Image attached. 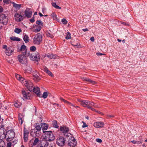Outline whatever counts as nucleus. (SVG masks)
<instances>
[{"label":"nucleus","mask_w":147,"mask_h":147,"mask_svg":"<svg viewBox=\"0 0 147 147\" xmlns=\"http://www.w3.org/2000/svg\"><path fill=\"white\" fill-rule=\"evenodd\" d=\"M20 51H22V53L26 57L29 56L30 59L33 61H38L40 59V55L37 52L31 54H30V52L27 53L26 47L24 45L21 46L20 49L18 51L19 52Z\"/></svg>","instance_id":"1"},{"label":"nucleus","mask_w":147,"mask_h":147,"mask_svg":"<svg viewBox=\"0 0 147 147\" xmlns=\"http://www.w3.org/2000/svg\"><path fill=\"white\" fill-rule=\"evenodd\" d=\"M44 133V138L49 142L53 141L55 138V136L51 131H43Z\"/></svg>","instance_id":"2"},{"label":"nucleus","mask_w":147,"mask_h":147,"mask_svg":"<svg viewBox=\"0 0 147 147\" xmlns=\"http://www.w3.org/2000/svg\"><path fill=\"white\" fill-rule=\"evenodd\" d=\"M42 36L40 33H38L34 37L33 42L35 45H40L42 42Z\"/></svg>","instance_id":"3"},{"label":"nucleus","mask_w":147,"mask_h":147,"mask_svg":"<svg viewBox=\"0 0 147 147\" xmlns=\"http://www.w3.org/2000/svg\"><path fill=\"white\" fill-rule=\"evenodd\" d=\"M14 137L15 133L12 129L9 130L6 132L5 136V138L8 142L12 141Z\"/></svg>","instance_id":"4"},{"label":"nucleus","mask_w":147,"mask_h":147,"mask_svg":"<svg viewBox=\"0 0 147 147\" xmlns=\"http://www.w3.org/2000/svg\"><path fill=\"white\" fill-rule=\"evenodd\" d=\"M18 59L19 62L23 64H26L27 63L26 57L23 53L19 55L18 56Z\"/></svg>","instance_id":"5"},{"label":"nucleus","mask_w":147,"mask_h":147,"mask_svg":"<svg viewBox=\"0 0 147 147\" xmlns=\"http://www.w3.org/2000/svg\"><path fill=\"white\" fill-rule=\"evenodd\" d=\"M65 139L62 136H59L57 139V144L59 146H64L65 141Z\"/></svg>","instance_id":"6"},{"label":"nucleus","mask_w":147,"mask_h":147,"mask_svg":"<svg viewBox=\"0 0 147 147\" xmlns=\"http://www.w3.org/2000/svg\"><path fill=\"white\" fill-rule=\"evenodd\" d=\"M0 22L3 24H6L8 22L7 16L4 14H0Z\"/></svg>","instance_id":"7"},{"label":"nucleus","mask_w":147,"mask_h":147,"mask_svg":"<svg viewBox=\"0 0 147 147\" xmlns=\"http://www.w3.org/2000/svg\"><path fill=\"white\" fill-rule=\"evenodd\" d=\"M32 74L33 76V79L35 82H38L41 80L40 75L36 71H33L32 73Z\"/></svg>","instance_id":"8"},{"label":"nucleus","mask_w":147,"mask_h":147,"mask_svg":"<svg viewBox=\"0 0 147 147\" xmlns=\"http://www.w3.org/2000/svg\"><path fill=\"white\" fill-rule=\"evenodd\" d=\"M77 144L76 139L74 138H71L69 140L68 144L70 147H75Z\"/></svg>","instance_id":"9"},{"label":"nucleus","mask_w":147,"mask_h":147,"mask_svg":"<svg viewBox=\"0 0 147 147\" xmlns=\"http://www.w3.org/2000/svg\"><path fill=\"white\" fill-rule=\"evenodd\" d=\"M14 17L15 20L18 22H20L24 19V17L18 13H15Z\"/></svg>","instance_id":"10"},{"label":"nucleus","mask_w":147,"mask_h":147,"mask_svg":"<svg viewBox=\"0 0 147 147\" xmlns=\"http://www.w3.org/2000/svg\"><path fill=\"white\" fill-rule=\"evenodd\" d=\"M25 80V84L26 86L29 90L31 91L30 90L32 88V89L34 87L33 84L30 81H27L25 80Z\"/></svg>","instance_id":"11"},{"label":"nucleus","mask_w":147,"mask_h":147,"mask_svg":"<svg viewBox=\"0 0 147 147\" xmlns=\"http://www.w3.org/2000/svg\"><path fill=\"white\" fill-rule=\"evenodd\" d=\"M31 92H33L36 94L37 96L40 97V89L38 87H36V88L34 87L32 89H31Z\"/></svg>","instance_id":"12"},{"label":"nucleus","mask_w":147,"mask_h":147,"mask_svg":"<svg viewBox=\"0 0 147 147\" xmlns=\"http://www.w3.org/2000/svg\"><path fill=\"white\" fill-rule=\"evenodd\" d=\"M22 93L23 96L22 98L23 100H26L28 99V97L30 98V95L29 92H27L25 90H23L22 91Z\"/></svg>","instance_id":"13"},{"label":"nucleus","mask_w":147,"mask_h":147,"mask_svg":"<svg viewBox=\"0 0 147 147\" xmlns=\"http://www.w3.org/2000/svg\"><path fill=\"white\" fill-rule=\"evenodd\" d=\"M32 12L29 8H26L24 11V14L28 18H30L31 17Z\"/></svg>","instance_id":"14"},{"label":"nucleus","mask_w":147,"mask_h":147,"mask_svg":"<svg viewBox=\"0 0 147 147\" xmlns=\"http://www.w3.org/2000/svg\"><path fill=\"white\" fill-rule=\"evenodd\" d=\"M38 142H39V139L38 138H36L34 142L33 141V140H31L29 142V144L30 146L31 145V147H33L34 146L36 145Z\"/></svg>","instance_id":"15"},{"label":"nucleus","mask_w":147,"mask_h":147,"mask_svg":"<svg viewBox=\"0 0 147 147\" xmlns=\"http://www.w3.org/2000/svg\"><path fill=\"white\" fill-rule=\"evenodd\" d=\"M81 78V79L83 80V81L87 82L90 84H97L96 82L95 81L92 80L88 78L82 77Z\"/></svg>","instance_id":"16"},{"label":"nucleus","mask_w":147,"mask_h":147,"mask_svg":"<svg viewBox=\"0 0 147 147\" xmlns=\"http://www.w3.org/2000/svg\"><path fill=\"white\" fill-rule=\"evenodd\" d=\"M30 134L31 136L34 138L38 137L39 136V134L38 133L37 131L35 129H31Z\"/></svg>","instance_id":"17"},{"label":"nucleus","mask_w":147,"mask_h":147,"mask_svg":"<svg viewBox=\"0 0 147 147\" xmlns=\"http://www.w3.org/2000/svg\"><path fill=\"white\" fill-rule=\"evenodd\" d=\"M104 125V123L102 122H97L94 124V127L96 128H101Z\"/></svg>","instance_id":"18"},{"label":"nucleus","mask_w":147,"mask_h":147,"mask_svg":"<svg viewBox=\"0 0 147 147\" xmlns=\"http://www.w3.org/2000/svg\"><path fill=\"white\" fill-rule=\"evenodd\" d=\"M78 101L80 102L81 105L84 107H87V104L88 100H81L80 99H78Z\"/></svg>","instance_id":"19"},{"label":"nucleus","mask_w":147,"mask_h":147,"mask_svg":"<svg viewBox=\"0 0 147 147\" xmlns=\"http://www.w3.org/2000/svg\"><path fill=\"white\" fill-rule=\"evenodd\" d=\"M60 130L63 133H67L69 131V128L66 126L63 125L60 127Z\"/></svg>","instance_id":"20"},{"label":"nucleus","mask_w":147,"mask_h":147,"mask_svg":"<svg viewBox=\"0 0 147 147\" xmlns=\"http://www.w3.org/2000/svg\"><path fill=\"white\" fill-rule=\"evenodd\" d=\"M11 48V47H7L6 51L5 52L7 55L9 56L11 55L13 52V49L12 50Z\"/></svg>","instance_id":"21"},{"label":"nucleus","mask_w":147,"mask_h":147,"mask_svg":"<svg viewBox=\"0 0 147 147\" xmlns=\"http://www.w3.org/2000/svg\"><path fill=\"white\" fill-rule=\"evenodd\" d=\"M43 70L49 76L52 77H54V76L53 75L51 72L48 69L47 67H44Z\"/></svg>","instance_id":"22"},{"label":"nucleus","mask_w":147,"mask_h":147,"mask_svg":"<svg viewBox=\"0 0 147 147\" xmlns=\"http://www.w3.org/2000/svg\"><path fill=\"white\" fill-rule=\"evenodd\" d=\"M39 26V25H34L33 26V31L35 32H39L42 28V27H40V30H39V28L38 26Z\"/></svg>","instance_id":"23"},{"label":"nucleus","mask_w":147,"mask_h":147,"mask_svg":"<svg viewBox=\"0 0 147 147\" xmlns=\"http://www.w3.org/2000/svg\"><path fill=\"white\" fill-rule=\"evenodd\" d=\"M41 127L42 129L44 131V130H47L48 128V125L45 123H42L41 124Z\"/></svg>","instance_id":"24"},{"label":"nucleus","mask_w":147,"mask_h":147,"mask_svg":"<svg viewBox=\"0 0 147 147\" xmlns=\"http://www.w3.org/2000/svg\"><path fill=\"white\" fill-rule=\"evenodd\" d=\"M36 24L39 26H38L39 28V30H40V27H43V23L40 20H38L36 22Z\"/></svg>","instance_id":"25"},{"label":"nucleus","mask_w":147,"mask_h":147,"mask_svg":"<svg viewBox=\"0 0 147 147\" xmlns=\"http://www.w3.org/2000/svg\"><path fill=\"white\" fill-rule=\"evenodd\" d=\"M12 3L13 4V7H15L18 10L20 9L21 6V4H18L15 3L14 2H12Z\"/></svg>","instance_id":"26"},{"label":"nucleus","mask_w":147,"mask_h":147,"mask_svg":"<svg viewBox=\"0 0 147 147\" xmlns=\"http://www.w3.org/2000/svg\"><path fill=\"white\" fill-rule=\"evenodd\" d=\"M93 104H94V102H93L88 100V103L87 104V107L88 109H90L91 108V107H92Z\"/></svg>","instance_id":"27"},{"label":"nucleus","mask_w":147,"mask_h":147,"mask_svg":"<svg viewBox=\"0 0 147 147\" xmlns=\"http://www.w3.org/2000/svg\"><path fill=\"white\" fill-rule=\"evenodd\" d=\"M23 38L24 41L26 43H28L29 41V38L28 36V35L26 34H25Z\"/></svg>","instance_id":"28"},{"label":"nucleus","mask_w":147,"mask_h":147,"mask_svg":"<svg viewBox=\"0 0 147 147\" xmlns=\"http://www.w3.org/2000/svg\"><path fill=\"white\" fill-rule=\"evenodd\" d=\"M22 118L23 117L22 115L20 114H19L18 115V119L19 122L21 123V124H22L23 123V120L22 119Z\"/></svg>","instance_id":"29"},{"label":"nucleus","mask_w":147,"mask_h":147,"mask_svg":"<svg viewBox=\"0 0 147 147\" xmlns=\"http://www.w3.org/2000/svg\"><path fill=\"white\" fill-rule=\"evenodd\" d=\"M26 71L28 73H30L32 71V69L29 66L26 65V68L25 69Z\"/></svg>","instance_id":"30"},{"label":"nucleus","mask_w":147,"mask_h":147,"mask_svg":"<svg viewBox=\"0 0 147 147\" xmlns=\"http://www.w3.org/2000/svg\"><path fill=\"white\" fill-rule=\"evenodd\" d=\"M60 99L61 101L63 102L64 103H66L67 104H68L69 105H71L72 106H73V105L72 104L71 102L65 100L64 99H63L62 98L60 97Z\"/></svg>","instance_id":"31"},{"label":"nucleus","mask_w":147,"mask_h":147,"mask_svg":"<svg viewBox=\"0 0 147 147\" xmlns=\"http://www.w3.org/2000/svg\"><path fill=\"white\" fill-rule=\"evenodd\" d=\"M10 39L13 41H20V39L19 38L13 36L10 38Z\"/></svg>","instance_id":"32"},{"label":"nucleus","mask_w":147,"mask_h":147,"mask_svg":"<svg viewBox=\"0 0 147 147\" xmlns=\"http://www.w3.org/2000/svg\"><path fill=\"white\" fill-rule=\"evenodd\" d=\"M57 121L55 120H54L53 121V127L55 128H57L59 126L57 125Z\"/></svg>","instance_id":"33"},{"label":"nucleus","mask_w":147,"mask_h":147,"mask_svg":"<svg viewBox=\"0 0 147 147\" xmlns=\"http://www.w3.org/2000/svg\"><path fill=\"white\" fill-rule=\"evenodd\" d=\"M52 6H53L54 7L57 9H61V7L58 6L56 4V3L55 2L52 3Z\"/></svg>","instance_id":"34"},{"label":"nucleus","mask_w":147,"mask_h":147,"mask_svg":"<svg viewBox=\"0 0 147 147\" xmlns=\"http://www.w3.org/2000/svg\"><path fill=\"white\" fill-rule=\"evenodd\" d=\"M21 103L20 102H16L14 104V105L16 107H19L21 105Z\"/></svg>","instance_id":"35"},{"label":"nucleus","mask_w":147,"mask_h":147,"mask_svg":"<svg viewBox=\"0 0 147 147\" xmlns=\"http://www.w3.org/2000/svg\"><path fill=\"white\" fill-rule=\"evenodd\" d=\"M5 143L4 141L0 139V147H5Z\"/></svg>","instance_id":"36"},{"label":"nucleus","mask_w":147,"mask_h":147,"mask_svg":"<svg viewBox=\"0 0 147 147\" xmlns=\"http://www.w3.org/2000/svg\"><path fill=\"white\" fill-rule=\"evenodd\" d=\"M28 134H24V141L26 142L28 140Z\"/></svg>","instance_id":"37"},{"label":"nucleus","mask_w":147,"mask_h":147,"mask_svg":"<svg viewBox=\"0 0 147 147\" xmlns=\"http://www.w3.org/2000/svg\"><path fill=\"white\" fill-rule=\"evenodd\" d=\"M22 32V30L21 29L16 28L14 30V32L17 33L19 34L20 32Z\"/></svg>","instance_id":"38"},{"label":"nucleus","mask_w":147,"mask_h":147,"mask_svg":"<svg viewBox=\"0 0 147 147\" xmlns=\"http://www.w3.org/2000/svg\"><path fill=\"white\" fill-rule=\"evenodd\" d=\"M47 57L50 59H55V55H54L53 54H49L47 55Z\"/></svg>","instance_id":"39"},{"label":"nucleus","mask_w":147,"mask_h":147,"mask_svg":"<svg viewBox=\"0 0 147 147\" xmlns=\"http://www.w3.org/2000/svg\"><path fill=\"white\" fill-rule=\"evenodd\" d=\"M52 17L53 18V19L55 20H57V15L54 13H53L51 14Z\"/></svg>","instance_id":"40"},{"label":"nucleus","mask_w":147,"mask_h":147,"mask_svg":"<svg viewBox=\"0 0 147 147\" xmlns=\"http://www.w3.org/2000/svg\"><path fill=\"white\" fill-rule=\"evenodd\" d=\"M29 131L24 127V134H29Z\"/></svg>","instance_id":"41"},{"label":"nucleus","mask_w":147,"mask_h":147,"mask_svg":"<svg viewBox=\"0 0 147 147\" xmlns=\"http://www.w3.org/2000/svg\"><path fill=\"white\" fill-rule=\"evenodd\" d=\"M67 35L65 37V38L67 40H68L69 39L71 38V34L69 32H67Z\"/></svg>","instance_id":"42"},{"label":"nucleus","mask_w":147,"mask_h":147,"mask_svg":"<svg viewBox=\"0 0 147 147\" xmlns=\"http://www.w3.org/2000/svg\"><path fill=\"white\" fill-rule=\"evenodd\" d=\"M30 50L31 51L34 52L36 50V48L34 46H32L30 47Z\"/></svg>","instance_id":"43"},{"label":"nucleus","mask_w":147,"mask_h":147,"mask_svg":"<svg viewBox=\"0 0 147 147\" xmlns=\"http://www.w3.org/2000/svg\"><path fill=\"white\" fill-rule=\"evenodd\" d=\"M16 78L19 80L22 81V82H23L24 81V79L22 77H20V76L19 75H17L16 76Z\"/></svg>","instance_id":"44"},{"label":"nucleus","mask_w":147,"mask_h":147,"mask_svg":"<svg viewBox=\"0 0 147 147\" xmlns=\"http://www.w3.org/2000/svg\"><path fill=\"white\" fill-rule=\"evenodd\" d=\"M47 92H45L43 93L42 96L44 98H47Z\"/></svg>","instance_id":"45"},{"label":"nucleus","mask_w":147,"mask_h":147,"mask_svg":"<svg viewBox=\"0 0 147 147\" xmlns=\"http://www.w3.org/2000/svg\"><path fill=\"white\" fill-rule=\"evenodd\" d=\"M36 130H37L38 131H39L41 130V127L40 125H36L35 127Z\"/></svg>","instance_id":"46"},{"label":"nucleus","mask_w":147,"mask_h":147,"mask_svg":"<svg viewBox=\"0 0 147 147\" xmlns=\"http://www.w3.org/2000/svg\"><path fill=\"white\" fill-rule=\"evenodd\" d=\"M3 1L4 3L6 4H9V3H12L9 0H3Z\"/></svg>","instance_id":"47"},{"label":"nucleus","mask_w":147,"mask_h":147,"mask_svg":"<svg viewBox=\"0 0 147 147\" xmlns=\"http://www.w3.org/2000/svg\"><path fill=\"white\" fill-rule=\"evenodd\" d=\"M61 22H62L63 24H67V20L64 18H63L62 19Z\"/></svg>","instance_id":"48"},{"label":"nucleus","mask_w":147,"mask_h":147,"mask_svg":"<svg viewBox=\"0 0 147 147\" xmlns=\"http://www.w3.org/2000/svg\"><path fill=\"white\" fill-rule=\"evenodd\" d=\"M41 142H39L38 143L37 145V147H43L42 144L41 143ZM45 147V146H44Z\"/></svg>","instance_id":"49"},{"label":"nucleus","mask_w":147,"mask_h":147,"mask_svg":"<svg viewBox=\"0 0 147 147\" xmlns=\"http://www.w3.org/2000/svg\"><path fill=\"white\" fill-rule=\"evenodd\" d=\"M11 144L12 143L11 142L7 143L6 147H11Z\"/></svg>","instance_id":"50"},{"label":"nucleus","mask_w":147,"mask_h":147,"mask_svg":"<svg viewBox=\"0 0 147 147\" xmlns=\"http://www.w3.org/2000/svg\"><path fill=\"white\" fill-rule=\"evenodd\" d=\"M73 45L74 47H77V48H79L80 46V44L78 43H77L76 45L72 44Z\"/></svg>","instance_id":"51"},{"label":"nucleus","mask_w":147,"mask_h":147,"mask_svg":"<svg viewBox=\"0 0 147 147\" xmlns=\"http://www.w3.org/2000/svg\"><path fill=\"white\" fill-rule=\"evenodd\" d=\"M30 21L31 22V23H33L35 21V20H34V16L32 19H30Z\"/></svg>","instance_id":"52"},{"label":"nucleus","mask_w":147,"mask_h":147,"mask_svg":"<svg viewBox=\"0 0 147 147\" xmlns=\"http://www.w3.org/2000/svg\"><path fill=\"white\" fill-rule=\"evenodd\" d=\"M96 141L97 142L99 143H101L102 141L101 139L99 138L96 139Z\"/></svg>","instance_id":"53"},{"label":"nucleus","mask_w":147,"mask_h":147,"mask_svg":"<svg viewBox=\"0 0 147 147\" xmlns=\"http://www.w3.org/2000/svg\"><path fill=\"white\" fill-rule=\"evenodd\" d=\"M83 125L82 126V127H87V125H86V124L83 121Z\"/></svg>","instance_id":"54"},{"label":"nucleus","mask_w":147,"mask_h":147,"mask_svg":"<svg viewBox=\"0 0 147 147\" xmlns=\"http://www.w3.org/2000/svg\"><path fill=\"white\" fill-rule=\"evenodd\" d=\"M47 36H49V37H52V34H51V33H50L49 32H48L47 33Z\"/></svg>","instance_id":"55"},{"label":"nucleus","mask_w":147,"mask_h":147,"mask_svg":"<svg viewBox=\"0 0 147 147\" xmlns=\"http://www.w3.org/2000/svg\"><path fill=\"white\" fill-rule=\"evenodd\" d=\"M96 55H105V54H102L101 53H96Z\"/></svg>","instance_id":"56"},{"label":"nucleus","mask_w":147,"mask_h":147,"mask_svg":"<svg viewBox=\"0 0 147 147\" xmlns=\"http://www.w3.org/2000/svg\"><path fill=\"white\" fill-rule=\"evenodd\" d=\"M2 48L3 49H5L6 50L7 47V46L6 45H3Z\"/></svg>","instance_id":"57"},{"label":"nucleus","mask_w":147,"mask_h":147,"mask_svg":"<svg viewBox=\"0 0 147 147\" xmlns=\"http://www.w3.org/2000/svg\"><path fill=\"white\" fill-rule=\"evenodd\" d=\"M3 10V7L1 6H0V13L2 12Z\"/></svg>","instance_id":"58"},{"label":"nucleus","mask_w":147,"mask_h":147,"mask_svg":"<svg viewBox=\"0 0 147 147\" xmlns=\"http://www.w3.org/2000/svg\"><path fill=\"white\" fill-rule=\"evenodd\" d=\"M142 142L143 141L142 140H140V141H137L136 144H140L142 143Z\"/></svg>","instance_id":"59"},{"label":"nucleus","mask_w":147,"mask_h":147,"mask_svg":"<svg viewBox=\"0 0 147 147\" xmlns=\"http://www.w3.org/2000/svg\"><path fill=\"white\" fill-rule=\"evenodd\" d=\"M90 40L92 41H94V37H91L90 38Z\"/></svg>","instance_id":"60"},{"label":"nucleus","mask_w":147,"mask_h":147,"mask_svg":"<svg viewBox=\"0 0 147 147\" xmlns=\"http://www.w3.org/2000/svg\"><path fill=\"white\" fill-rule=\"evenodd\" d=\"M131 142H132L133 144H135L136 143L137 141H136V140H134L131 141Z\"/></svg>","instance_id":"61"},{"label":"nucleus","mask_w":147,"mask_h":147,"mask_svg":"<svg viewBox=\"0 0 147 147\" xmlns=\"http://www.w3.org/2000/svg\"><path fill=\"white\" fill-rule=\"evenodd\" d=\"M82 30L84 32L87 31H88V29L87 28L84 29H82Z\"/></svg>","instance_id":"62"},{"label":"nucleus","mask_w":147,"mask_h":147,"mask_svg":"<svg viewBox=\"0 0 147 147\" xmlns=\"http://www.w3.org/2000/svg\"><path fill=\"white\" fill-rule=\"evenodd\" d=\"M95 107V108H96L98 107L97 105L95 103H94V104L93 105L92 107Z\"/></svg>","instance_id":"63"},{"label":"nucleus","mask_w":147,"mask_h":147,"mask_svg":"<svg viewBox=\"0 0 147 147\" xmlns=\"http://www.w3.org/2000/svg\"><path fill=\"white\" fill-rule=\"evenodd\" d=\"M122 23L125 25H126L128 26H129V25L128 24H127V23H126L123 22H122Z\"/></svg>","instance_id":"64"}]
</instances>
